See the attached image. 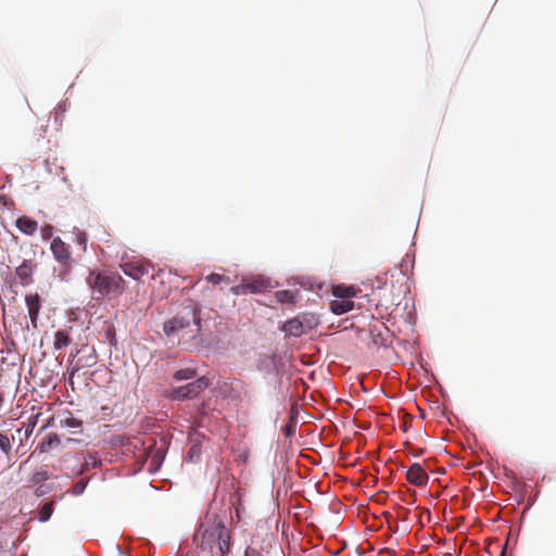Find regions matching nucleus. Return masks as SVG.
<instances>
[{"mask_svg":"<svg viewBox=\"0 0 556 556\" xmlns=\"http://www.w3.org/2000/svg\"><path fill=\"white\" fill-rule=\"evenodd\" d=\"M244 556H264L260 551L253 547H247L244 551Z\"/></svg>","mask_w":556,"mask_h":556,"instance_id":"29","label":"nucleus"},{"mask_svg":"<svg viewBox=\"0 0 556 556\" xmlns=\"http://www.w3.org/2000/svg\"><path fill=\"white\" fill-rule=\"evenodd\" d=\"M51 226H47L45 229H43V237H50L51 236Z\"/></svg>","mask_w":556,"mask_h":556,"instance_id":"30","label":"nucleus"},{"mask_svg":"<svg viewBox=\"0 0 556 556\" xmlns=\"http://www.w3.org/2000/svg\"><path fill=\"white\" fill-rule=\"evenodd\" d=\"M200 321V309L192 300H187L181 311L164 324L163 330L167 337H172L179 330L189 327L191 323H194L197 331H199Z\"/></svg>","mask_w":556,"mask_h":556,"instance_id":"3","label":"nucleus"},{"mask_svg":"<svg viewBox=\"0 0 556 556\" xmlns=\"http://www.w3.org/2000/svg\"><path fill=\"white\" fill-rule=\"evenodd\" d=\"M406 479L416 486H422L427 484L429 476L421 465L413 464L406 471Z\"/></svg>","mask_w":556,"mask_h":556,"instance_id":"8","label":"nucleus"},{"mask_svg":"<svg viewBox=\"0 0 556 556\" xmlns=\"http://www.w3.org/2000/svg\"><path fill=\"white\" fill-rule=\"evenodd\" d=\"M0 448L7 454L11 451L10 439L3 433H0Z\"/></svg>","mask_w":556,"mask_h":556,"instance_id":"28","label":"nucleus"},{"mask_svg":"<svg viewBox=\"0 0 556 556\" xmlns=\"http://www.w3.org/2000/svg\"><path fill=\"white\" fill-rule=\"evenodd\" d=\"M197 377V370L193 368H184L179 369L174 374V379L177 381L180 380H190Z\"/></svg>","mask_w":556,"mask_h":556,"instance_id":"22","label":"nucleus"},{"mask_svg":"<svg viewBox=\"0 0 556 556\" xmlns=\"http://www.w3.org/2000/svg\"><path fill=\"white\" fill-rule=\"evenodd\" d=\"M25 302L27 305L29 318L34 328L37 327V319L41 307L40 298L36 294L26 295Z\"/></svg>","mask_w":556,"mask_h":556,"instance_id":"11","label":"nucleus"},{"mask_svg":"<svg viewBox=\"0 0 556 556\" xmlns=\"http://www.w3.org/2000/svg\"><path fill=\"white\" fill-rule=\"evenodd\" d=\"M282 331L288 336L301 337L304 332V327L301 320L292 318L283 324Z\"/></svg>","mask_w":556,"mask_h":556,"instance_id":"15","label":"nucleus"},{"mask_svg":"<svg viewBox=\"0 0 556 556\" xmlns=\"http://www.w3.org/2000/svg\"><path fill=\"white\" fill-rule=\"evenodd\" d=\"M230 292L233 295H243L249 293L245 280L242 279V282L240 285L231 287Z\"/></svg>","mask_w":556,"mask_h":556,"instance_id":"27","label":"nucleus"},{"mask_svg":"<svg viewBox=\"0 0 556 556\" xmlns=\"http://www.w3.org/2000/svg\"><path fill=\"white\" fill-rule=\"evenodd\" d=\"M79 442V440H76V439H72V438H66L65 439V443L68 444V443H77Z\"/></svg>","mask_w":556,"mask_h":556,"instance_id":"31","label":"nucleus"},{"mask_svg":"<svg viewBox=\"0 0 556 556\" xmlns=\"http://www.w3.org/2000/svg\"><path fill=\"white\" fill-rule=\"evenodd\" d=\"M87 483L88 480H79L67 492L72 493L73 495H80L86 489Z\"/></svg>","mask_w":556,"mask_h":556,"instance_id":"26","label":"nucleus"},{"mask_svg":"<svg viewBox=\"0 0 556 556\" xmlns=\"http://www.w3.org/2000/svg\"><path fill=\"white\" fill-rule=\"evenodd\" d=\"M24 488L33 489L34 490V494L37 497H42V496L49 494L50 492H52L54 490V484L53 483H46V484L24 485Z\"/></svg>","mask_w":556,"mask_h":556,"instance_id":"20","label":"nucleus"},{"mask_svg":"<svg viewBox=\"0 0 556 556\" xmlns=\"http://www.w3.org/2000/svg\"><path fill=\"white\" fill-rule=\"evenodd\" d=\"M87 285L92 290L93 299L100 300L108 298L116 299L125 291L126 282L117 273H100L90 270Z\"/></svg>","mask_w":556,"mask_h":556,"instance_id":"2","label":"nucleus"},{"mask_svg":"<svg viewBox=\"0 0 556 556\" xmlns=\"http://www.w3.org/2000/svg\"><path fill=\"white\" fill-rule=\"evenodd\" d=\"M210 386V380L206 377H200L192 382H189L185 386L173 389L168 393V397L172 400H190L197 397L201 392H203Z\"/></svg>","mask_w":556,"mask_h":556,"instance_id":"5","label":"nucleus"},{"mask_svg":"<svg viewBox=\"0 0 556 556\" xmlns=\"http://www.w3.org/2000/svg\"><path fill=\"white\" fill-rule=\"evenodd\" d=\"M275 298L281 304L294 303V293L291 290H279L275 293Z\"/></svg>","mask_w":556,"mask_h":556,"instance_id":"23","label":"nucleus"},{"mask_svg":"<svg viewBox=\"0 0 556 556\" xmlns=\"http://www.w3.org/2000/svg\"><path fill=\"white\" fill-rule=\"evenodd\" d=\"M54 338H55L54 348L56 350L64 349L65 346H67L71 343V338L66 331H63V330L56 331Z\"/></svg>","mask_w":556,"mask_h":556,"instance_id":"21","label":"nucleus"},{"mask_svg":"<svg viewBox=\"0 0 556 556\" xmlns=\"http://www.w3.org/2000/svg\"><path fill=\"white\" fill-rule=\"evenodd\" d=\"M50 421H48L46 425H43L41 428H40V431L45 430L48 426H49Z\"/></svg>","mask_w":556,"mask_h":556,"instance_id":"32","label":"nucleus"},{"mask_svg":"<svg viewBox=\"0 0 556 556\" xmlns=\"http://www.w3.org/2000/svg\"><path fill=\"white\" fill-rule=\"evenodd\" d=\"M54 258L62 265H67L71 261L70 247L61 240L60 237L54 238L50 245Z\"/></svg>","mask_w":556,"mask_h":556,"instance_id":"6","label":"nucleus"},{"mask_svg":"<svg viewBox=\"0 0 556 556\" xmlns=\"http://www.w3.org/2000/svg\"><path fill=\"white\" fill-rule=\"evenodd\" d=\"M54 511V501L46 502L38 510L37 519L40 522H47Z\"/></svg>","mask_w":556,"mask_h":556,"instance_id":"18","label":"nucleus"},{"mask_svg":"<svg viewBox=\"0 0 556 556\" xmlns=\"http://www.w3.org/2000/svg\"><path fill=\"white\" fill-rule=\"evenodd\" d=\"M81 420L74 418L71 415L60 420V427L73 429L72 433H77L76 429H81Z\"/></svg>","mask_w":556,"mask_h":556,"instance_id":"19","label":"nucleus"},{"mask_svg":"<svg viewBox=\"0 0 556 556\" xmlns=\"http://www.w3.org/2000/svg\"><path fill=\"white\" fill-rule=\"evenodd\" d=\"M16 276L20 279V282L22 285H29L33 282V267L28 262H23L17 268H16Z\"/></svg>","mask_w":556,"mask_h":556,"instance_id":"16","label":"nucleus"},{"mask_svg":"<svg viewBox=\"0 0 556 556\" xmlns=\"http://www.w3.org/2000/svg\"><path fill=\"white\" fill-rule=\"evenodd\" d=\"M420 454H422V451H416L415 455H420Z\"/></svg>","mask_w":556,"mask_h":556,"instance_id":"35","label":"nucleus"},{"mask_svg":"<svg viewBox=\"0 0 556 556\" xmlns=\"http://www.w3.org/2000/svg\"><path fill=\"white\" fill-rule=\"evenodd\" d=\"M354 303L349 299H336L330 302V308L336 315H342L353 309Z\"/></svg>","mask_w":556,"mask_h":556,"instance_id":"14","label":"nucleus"},{"mask_svg":"<svg viewBox=\"0 0 556 556\" xmlns=\"http://www.w3.org/2000/svg\"><path fill=\"white\" fill-rule=\"evenodd\" d=\"M152 266L142 262H128L122 265L124 274L135 280L148 275Z\"/></svg>","mask_w":556,"mask_h":556,"instance_id":"7","label":"nucleus"},{"mask_svg":"<svg viewBox=\"0 0 556 556\" xmlns=\"http://www.w3.org/2000/svg\"><path fill=\"white\" fill-rule=\"evenodd\" d=\"M249 293H263L270 288L268 279L263 277L244 278Z\"/></svg>","mask_w":556,"mask_h":556,"instance_id":"12","label":"nucleus"},{"mask_svg":"<svg viewBox=\"0 0 556 556\" xmlns=\"http://www.w3.org/2000/svg\"><path fill=\"white\" fill-rule=\"evenodd\" d=\"M230 531L216 518L201 523L193 536L200 556H226L230 551Z\"/></svg>","mask_w":556,"mask_h":556,"instance_id":"1","label":"nucleus"},{"mask_svg":"<svg viewBox=\"0 0 556 556\" xmlns=\"http://www.w3.org/2000/svg\"><path fill=\"white\" fill-rule=\"evenodd\" d=\"M20 556H27V555H26V554H22V555H20Z\"/></svg>","mask_w":556,"mask_h":556,"instance_id":"36","label":"nucleus"},{"mask_svg":"<svg viewBox=\"0 0 556 556\" xmlns=\"http://www.w3.org/2000/svg\"><path fill=\"white\" fill-rule=\"evenodd\" d=\"M89 464L87 459L80 463V457L76 453H65L58 458L53 469L64 473L66 477H76L88 470Z\"/></svg>","mask_w":556,"mask_h":556,"instance_id":"4","label":"nucleus"},{"mask_svg":"<svg viewBox=\"0 0 556 556\" xmlns=\"http://www.w3.org/2000/svg\"><path fill=\"white\" fill-rule=\"evenodd\" d=\"M205 279L213 285H222V283L229 285L231 282V280L228 276L216 274V273L210 274L208 276H206Z\"/></svg>","mask_w":556,"mask_h":556,"instance_id":"24","label":"nucleus"},{"mask_svg":"<svg viewBox=\"0 0 556 556\" xmlns=\"http://www.w3.org/2000/svg\"><path fill=\"white\" fill-rule=\"evenodd\" d=\"M53 477V472L47 465L39 466L27 478L25 485L46 484Z\"/></svg>","mask_w":556,"mask_h":556,"instance_id":"9","label":"nucleus"},{"mask_svg":"<svg viewBox=\"0 0 556 556\" xmlns=\"http://www.w3.org/2000/svg\"><path fill=\"white\" fill-rule=\"evenodd\" d=\"M357 294V289L353 286H334L332 288V295L337 299L351 300Z\"/></svg>","mask_w":556,"mask_h":556,"instance_id":"17","label":"nucleus"},{"mask_svg":"<svg viewBox=\"0 0 556 556\" xmlns=\"http://www.w3.org/2000/svg\"><path fill=\"white\" fill-rule=\"evenodd\" d=\"M505 548H506V545L503 546L502 548V552H501V555L500 556H505Z\"/></svg>","mask_w":556,"mask_h":556,"instance_id":"33","label":"nucleus"},{"mask_svg":"<svg viewBox=\"0 0 556 556\" xmlns=\"http://www.w3.org/2000/svg\"><path fill=\"white\" fill-rule=\"evenodd\" d=\"M63 442L61 438L56 433H49L47 434L42 441L37 445L36 450L33 452V454L38 451L41 454L49 453L54 448H58L60 446H63Z\"/></svg>","mask_w":556,"mask_h":556,"instance_id":"10","label":"nucleus"},{"mask_svg":"<svg viewBox=\"0 0 556 556\" xmlns=\"http://www.w3.org/2000/svg\"><path fill=\"white\" fill-rule=\"evenodd\" d=\"M15 226L21 232L27 236L35 235L38 229V223L28 216H20L15 220Z\"/></svg>","mask_w":556,"mask_h":556,"instance_id":"13","label":"nucleus"},{"mask_svg":"<svg viewBox=\"0 0 556 556\" xmlns=\"http://www.w3.org/2000/svg\"><path fill=\"white\" fill-rule=\"evenodd\" d=\"M38 417H39V414H37L36 416L30 417L29 420H28V424L24 428L18 429L17 432L21 433L23 431L24 432V437L26 439H28L31 435L33 431H34V428L36 426Z\"/></svg>","mask_w":556,"mask_h":556,"instance_id":"25","label":"nucleus"},{"mask_svg":"<svg viewBox=\"0 0 556 556\" xmlns=\"http://www.w3.org/2000/svg\"><path fill=\"white\" fill-rule=\"evenodd\" d=\"M420 454H422V451H416L415 455H420Z\"/></svg>","mask_w":556,"mask_h":556,"instance_id":"34","label":"nucleus"}]
</instances>
